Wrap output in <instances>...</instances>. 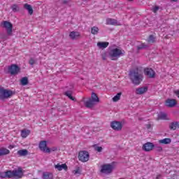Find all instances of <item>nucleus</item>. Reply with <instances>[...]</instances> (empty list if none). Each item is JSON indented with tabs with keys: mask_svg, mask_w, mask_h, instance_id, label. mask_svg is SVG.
Segmentation results:
<instances>
[{
	"mask_svg": "<svg viewBox=\"0 0 179 179\" xmlns=\"http://www.w3.org/2000/svg\"><path fill=\"white\" fill-rule=\"evenodd\" d=\"M125 55V51L120 47L111 46L108 51V57L110 61H118L119 58Z\"/></svg>",
	"mask_w": 179,
	"mask_h": 179,
	"instance_id": "obj_1",
	"label": "nucleus"
},
{
	"mask_svg": "<svg viewBox=\"0 0 179 179\" xmlns=\"http://www.w3.org/2000/svg\"><path fill=\"white\" fill-rule=\"evenodd\" d=\"M99 99L96 93H92L91 99L83 98L81 100V103H84L85 107L87 108H92L95 104V103H99Z\"/></svg>",
	"mask_w": 179,
	"mask_h": 179,
	"instance_id": "obj_2",
	"label": "nucleus"
},
{
	"mask_svg": "<svg viewBox=\"0 0 179 179\" xmlns=\"http://www.w3.org/2000/svg\"><path fill=\"white\" fill-rule=\"evenodd\" d=\"M130 79L134 85H139L142 82V74H139L138 71H131L129 73Z\"/></svg>",
	"mask_w": 179,
	"mask_h": 179,
	"instance_id": "obj_3",
	"label": "nucleus"
},
{
	"mask_svg": "<svg viewBox=\"0 0 179 179\" xmlns=\"http://www.w3.org/2000/svg\"><path fill=\"white\" fill-rule=\"evenodd\" d=\"M114 170V163L103 164L101 166V173L103 174H110Z\"/></svg>",
	"mask_w": 179,
	"mask_h": 179,
	"instance_id": "obj_4",
	"label": "nucleus"
},
{
	"mask_svg": "<svg viewBox=\"0 0 179 179\" xmlns=\"http://www.w3.org/2000/svg\"><path fill=\"white\" fill-rule=\"evenodd\" d=\"M78 160L82 162V163H86V162H89V159H90V155L87 151H80L78 156Z\"/></svg>",
	"mask_w": 179,
	"mask_h": 179,
	"instance_id": "obj_5",
	"label": "nucleus"
},
{
	"mask_svg": "<svg viewBox=\"0 0 179 179\" xmlns=\"http://www.w3.org/2000/svg\"><path fill=\"white\" fill-rule=\"evenodd\" d=\"M1 27L6 29L8 36H12V29H13V24L12 23L8 21H3L1 23Z\"/></svg>",
	"mask_w": 179,
	"mask_h": 179,
	"instance_id": "obj_6",
	"label": "nucleus"
},
{
	"mask_svg": "<svg viewBox=\"0 0 179 179\" xmlns=\"http://www.w3.org/2000/svg\"><path fill=\"white\" fill-rule=\"evenodd\" d=\"M13 92L9 90H5L3 88H0V98L1 99H9L12 96Z\"/></svg>",
	"mask_w": 179,
	"mask_h": 179,
	"instance_id": "obj_7",
	"label": "nucleus"
},
{
	"mask_svg": "<svg viewBox=\"0 0 179 179\" xmlns=\"http://www.w3.org/2000/svg\"><path fill=\"white\" fill-rule=\"evenodd\" d=\"M110 127L114 131H121L122 129V122L120 121H113L110 122Z\"/></svg>",
	"mask_w": 179,
	"mask_h": 179,
	"instance_id": "obj_8",
	"label": "nucleus"
},
{
	"mask_svg": "<svg viewBox=\"0 0 179 179\" xmlns=\"http://www.w3.org/2000/svg\"><path fill=\"white\" fill-rule=\"evenodd\" d=\"M8 72L10 75H17L18 72H20V68L16 64H13L8 66Z\"/></svg>",
	"mask_w": 179,
	"mask_h": 179,
	"instance_id": "obj_9",
	"label": "nucleus"
},
{
	"mask_svg": "<svg viewBox=\"0 0 179 179\" xmlns=\"http://www.w3.org/2000/svg\"><path fill=\"white\" fill-rule=\"evenodd\" d=\"M38 148L41 152L44 153H47V152H50V148L47 146V141H42L39 143Z\"/></svg>",
	"mask_w": 179,
	"mask_h": 179,
	"instance_id": "obj_10",
	"label": "nucleus"
},
{
	"mask_svg": "<svg viewBox=\"0 0 179 179\" xmlns=\"http://www.w3.org/2000/svg\"><path fill=\"white\" fill-rule=\"evenodd\" d=\"M144 73L148 78H153L156 76V72L150 68H145L144 69Z\"/></svg>",
	"mask_w": 179,
	"mask_h": 179,
	"instance_id": "obj_11",
	"label": "nucleus"
},
{
	"mask_svg": "<svg viewBox=\"0 0 179 179\" xmlns=\"http://www.w3.org/2000/svg\"><path fill=\"white\" fill-rule=\"evenodd\" d=\"M54 166L57 171H62V170H64V171H68V165H66V164H61L60 163H58L55 164Z\"/></svg>",
	"mask_w": 179,
	"mask_h": 179,
	"instance_id": "obj_12",
	"label": "nucleus"
},
{
	"mask_svg": "<svg viewBox=\"0 0 179 179\" xmlns=\"http://www.w3.org/2000/svg\"><path fill=\"white\" fill-rule=\"evenodd\" d=\"M106 24H109L111 26H121V22L113 18H107Z\"/></svg>",
	"mask_w": 179,
	"mask_h": 179,
	"instance_id": "obj_13",
	"label": "nucleus"
},
{
	"mask_svg": "<svg viewBox=\"0 0 179 179\" xmlns=\"http://www.w3.org/2000/svg\"><path fill=\"white\" fill-rule=\"evenodd\" d=\"M177 105V101L176 99H169L165 102V106L166 107H169L170 108H173V107H176Z\"/></svg>",
	"mask_w": 179,
	"mask_h": 179,
	"instance_id": "obj_14",
	"label": "nucleus"
},
{
	"mask_svg": "<svg viewBox=\"0 0 179 179\" xmlns=\"http://www.w3.org/2000/svg\"><path fill=\"white\" fill-rule=\"evenodd\" d=\"M153 148H155V145L150 142H148L143 145V150L145 152H150V150H153Z\"/></svg>",
	"mask_w": 179,
	"mask_h": 179,
	"instance_id": "obj_15",
	"label": "nucleus"
},
{
	"mask_svg": "<svg viewBox=\"0 0 179 179\" xmlns=\"http://www.w3.org/2000/svg\"><path fill=\"white\" fill-rule=\"evenodd\" d=\"M13 171L14 177H17V178H22L23 177V170L22 168L19 167L17 169H15Z\"/></svg>",
	"mask_w": 179,
	"mask_h": 179,
	"instance_id": "obj_16",
	"label": "nucleus"
},
{
	"mask_svg": "<svg viewBox=\"0 0 179 179\" xmlns=\"http://www.w3.org/2000/svg\"><path fill=\"white\" fill-rule=\"evenodd\" d=\"M69 37L71 40H78L80 37V33L78 31H71L69 34Z\"/></svg>",
	"mask_w": 179,
	"mask_h": 179,
	"instance_id": "obj_17",
	"label": "nucleus"
},
{
	"mask_svg": "<svg viewBox=\"0 0 179 179\" xmlns=\"http://www.w3.org/2000/svg\"><path fill=\"white\" fill-rule=\"evenodd\" d=\"M178 129H179L178 122H172L169 124V129H171V131H176Z\"/></svg>",
	"mask_w": 179,
	"mask_h": 179,
	"instance_id": "obj_18",
	"label": "nucleus"
},
{
	"mask_svg": "<svg viewBox=\"0 0 179 179\" xmlns=\"http://www.w3.org/2000/svg\"><path fill=\"white\" fill-rule=\"evenodd\" d=\"M42 179H54V174L51 172H43Z\"/></svg>",
	"mask_w": 179,
	"mask_h": 179,
	"instance_id": "obj_19",
	"label": "nucleus"
},
{
	"mask_svg": "<svg viewBox=\"0 0 179 179\" xmlns=\"http://www.w3.org/2000/svg\"><path fill=\"white\" fill-rule=\"evenodd\" d=\"M146 92H148V87H142L136 90V94H143V93H146Z\"/></svg>",
	"mask_w": 179,
	"mask_h": 179,
	"instance_id": "obj_20",
	"label": "nucleus"
},
{
	"mask_svg": "<svg viewBox=\"0 0 179 179\" xmlns=\"http://www.w3.org/2000/svg\"><path fill=\"white\" fill-rule=\"evenodd\" d=\"M108 42H98L97 47L99 48L101 50H104V48H107L109 45Z\"/></svg>",
	"mask_w": 179,
	"mask_h": 179,
	"instance_id": "obj_21",
	"label": "nucleus"
},
{
	"mask_svg": "<svg viewBox=\"0 0 179 179\" xmlns=\"http://www.w3.org/2000/svg\"><path fill=\"white\" fill-rule=\"evenodd\" d=\"M31 132V131H30L29 129H24L21 130V136L24 138H27L30 135Z\"/></svg>",
	"mask_w": 179,
	"mask_h": 179,
	"instance_id": "obj_22",
	"label": "nucleus"
},
{
	"mask_svg": "<svg viewBox=\"0 0 179 179\" xmlns=\"http://www.w3.org/2000/svg\"><path fill=\"white\" fill-rule=\"evenodd\" d=\"M158 142L161 145H169V143H171V138H166L164 139L159 140Z\"/></svg>",
	"mask_w": 179,
	"mask_h": 179,
	"instance_id": "obj_23",
	"label": "nucleus"
},
{
	"mask_svg": "<svg viewBox=\"0 0 179 179\" xmlns=\"http://www.w3.org/2000/svg\"><path fill=\"white\" fill-rule=\"evenodd\" d=\"M65 96H66L67 97H69V99H70V100H72V101H76V99L72 96V94H73V92L72 91H66L64 93Z\"/></svg>",
	"mask_w": 179,
	"mask_h": 179,
	"instance_id": "obj_24",
	"label": "nucleus"
},
{
	"mask_svg": "<svg viewBox=\"0 0 179 179\" xmlns=\"http://www.w3.org/2000/svg\"><path fill=\"white\" fill-rule=\"evenodd\" d=\"M10 151L5 148H0V156H5L6 155H9Z\"/></svg>",
	"mask_w": 179,
	"mask_h": 179,
	"instance_id": "obj_25",
	"label": "nucleus"
},
{
	"mask_svg": "<svg viewBox=\"0 0 179 179\" xmlns=\"http://www.w3.org/2000/svg\"><path fill=\"white\" fill-rule=\"evenodd\" d=\"M24 8L28 11L29 15H33V7L30 4L25 3Z\"/></svg>",
	"mask_w": 179,
	"mask_h": 179,
	"instance_id": "obj_26",
	"label": "nucleus"
},
{
	"mask_svg": "<svg viewBox=\"0 0 179 179\" xmlns=\"http://www.w3.org/2000/svg\"><path fill=\"white\" fill-rule=\"evenodd\" d=\"M17 153L18 156H27L29 151L27 150H20Z\"/></svg>",
	"mask_w": 179,
	"mask_h": 179,
	"instance_id": "obj_27",
	"label": "nucleus"
},
{
	"mask_svg": "<svg viewBox=\"0 0 179 179\" xmlns=\"http://www.w3.org/2000/svg\"><path fill=\"white\" fill-rule=\"evenodd\" d=\"M159 120H169V116L164 113H161L158 115Z\"/></svg>",
	"mask_w": 179,
	"mask_h": 179,
	"instance_id": "obj_28",
	"label": "nucleus"
},
{
	"mask_svg": "<svg viewBox=\"0 0 179 179\" xmlns=\"http://www.w3.org/2000/svg\"><path fill=\"white\" fill-rule=\"evenodd\" d=\"M99 27H92L91 28V33L92 34L96 35V34H99Z\"/></svg>",
	"mask_w": 179,
	"mask_h": 179,
	"instance_id": "obj_29",
	"label": "nucleus"
},
{
	"mask_svg": "<svg viewBox=\"0 0 179 179\" xmlns=\"http://www.w3.org/2000/svg\"><path fill=\"white\" fill-rule=\"evenodd\" d=\"M121 92L117 93L113 98V101L116 103V101H118L121 99Z\"/></svg>",
	"mask_w": 179,
	"mask_h": 179,
	"instance_id": "obj_30",
	"label": "nucleus"
},
{
	"mask_svg": "<svg viewBox=\"0 0 179 179\" xmlns=\"http://www.w3.org/2000/svg\"><path fill=\"white\" fill-rule=\"evenodd\" d=\"M20 82H21V85H22V86H26V85H27L29 83V80L27 79V77H24L21 79Z\"/></svg>",
	"mask_w": 179,
	"mask_h": 179,
	"instance_id": "obj_31",
	"label": "nucleus"
},
{
	"mask_svg": "<svg viewBox=\"0 0 179 179\" xmlns=\"http://www.w3.org/2000/svg\"><path fill=\"white\" fill-rule=\"evenodd\" d=\"M94 149L96 150V152H98L99 153L103 152V147H100L97 145H94Z\"/></svg>",
	"mask_w": 179,
	"mask_h": 179,
	"instance_id": "obj_32",
	"label": "nucleus"
},
{
	"mask_svg": "<svg viewBox=\"0 0 179 179\" xmlns=\"http://www.w3.org/2000/svg\"><path fill=\"white\" fill-rule=\"evenodd\" d=\"M82 171L80 170V168L79 166L76 167L75 170L73 171V174L74 176H76V174H80Z\"/></svg>",
	"mask_w": 179,
	"mask_h": 179,
	"instance_id": "obj_33",
	"label": "nucleus"
},
{
	"mask_svg": "<svg viewBox=\"0 0 179 179\" xmlns=\"http://www.w3.org/2000/svg\"><path fill=\"white\" fill-rule=\"evenodd\" d=\"M7 173V178H12L14 176L13 171H8Z\"/></svg>",
	"mask_w": 179,
	"mask_h": 179,
	"instance_id": "obj_34",
	"label": "nucleus"
},
{
	"mask_svg": "<svg viewBox=\"0 0 179 179\" xmlns=\"http://www.w3.org/2000/svg\"><path fill=\"white\" fill-rule=\"evenodd\" d=\"M11 9L13 12H19V6L16 4L13 5Z\"/></svg>",
	"mask_w": 179,
	"mask_h": 179,
	"instance_id": "obj_35",
	"label": "nucleus"
},
{
	"mask_svg": "<svg viewBox=\"0 0 179 179\" xmlns=\"http://www.w3.org/2000/svg\"><path fill=\"white\" fill-rule=\"evenodd\" d=\"M58 150V148L57 147H52L49 148V152H46V153H51V152H57Z\"/></svg>",
	"mask_w": 179,
	"mask_h": 179,
	"instance_id": "obj_36",
	"label": "nucleus"
},
{
	"mask_svg": "<svg viewBox=\"0 0 179 179\" xmlns=\"http://www.w3.org/2000/svg\"><path fill=\"white\" fill-rule=\"evenodd\" d=\"M159 9H160V7H159L158 6H155L152 8V10L154 13H157V10H159Z\"/></svg>",
	"mask_w": 179,
	"mask_h": 179,
	"instance_id": "obj_37",
	"label": "nucleus"
},
{
	"mask_svg": "<svg viewBox=\"0 0 179 179\" xmlns=\"http://www.w3.org/2000/svg\"><path fill=\"white\" fill-rule=\"evenodd\" d=\"M148 43H155V36L153 35L149 36Z\"/></svg>",
	"mask_w": 179,
	"mask_h": 179,
	"instance_id": "obj_38",
	"label": "nucleus"
},
{
	"mask_svg": "<svg viewBox=\"0 0 179 179\" xmlns=\"http://www.w3.org/2000/svg\"><path fill=\"white\" fill-rule=\"evenodd\" d=\"M6 177H8L6 171L0 173V178H6Z\"/></svg>",
	"mask_w": 179,
	"mask_h": 179,
	"instance_id": "obj_39",
	"label": "nucleus"
},
{
	"mask_svg": "<svg viewBox=\"0 0 179 179\" xmlns=\"http://www.w3.org/2000/svg\"><path fill=\"white\" fill-rule=\"evenodd\" d=\"M146 47V45L144 43H141V45L138 46L137 48L138 50H142Z\"/></svg>",
	"mask_w": 179,
	"mask_h": 179,
	"instance_id": "obj_40",
	"label": "nucleus"
},
{
	"mask_svg": "<svg viewBox=\"0 0 179 179\" xmlns=\"http://www.w3.org/2000/svg\"><path fill=\"white\" fill-rule=\"evenodd\" d=\"M102 59H103V61H106V59H107V53L104 52L102 54Z\"/></svg>",
	"mask_w": 179,
	"mask_h": 179,
	"instance_id": "obj_41",
	"label": "nucleus"
},
{
	"mask_svg": "<svg viewBox=\"0 0 179 179\" xmlns=\"http://www.w3.org/2000/svg\"><path fill=\"white\" fill-rule=\"evenodd\" d=\"M35 62H36V61H34V59L31 58V59H29V64H30L31 66L34 65Z\"/></svg>",
	"mask_w": 179,
	"mask_h": 179,
	"instance_id": "obj_42",
	"label": "nucleus"
},
{
	"mask_svg": "<svg viewBox=\"0 0 179 179\" xmlns=\"http://www.w3.org/2000/svg\"><path fill=\"white\" fill-rule=\"evenodd\" d=\"M174 94L177 96L178 99H179V90L174 91Z\"/></svg>",
	"mask_w": 179,
	"mask_h": 179,
	"instance_id": "obj_43",
	"label": "nucleus"
},
{
	"mask_svg": "<svg viewBox=\"0 0 179 179\" xmlns=\"http://www.w3.org/2000/svg\"><path fill=\"white\" fill-rule=\"evenodd\" d=\"M146 128H147V129H152V124H147Z\"/></svg>",
	"mask_w": 179,
	"mask_h": 179,
	"instance_id": "obj_44",
	"label": "nucleus"
},
{
	"mask_svg": "<svg viewBox=\"0 0 179 179\" xmlns=\"http://www.w3.org/2000/svg\"><path fill=\"white\" fill-rule=\"evenodd\" d=\"M13 148H15V146L12 145L8 146V149H13Z\"/></svg>",
	"mask_w": 179,
	"mask_h": 179,
	"instance_id": "obj_45",
	"label": "nucleus"
},
{
	"mask_svg": "<svg viewBox=\"0 0 179 179\" xmlns=\"http://www.w3.org/2000/svg\"><path fill=\"white\" fill-rule=\"evenodd\" d=\"M171 2H177L178 0H170Z\"/></svg>",
	"mask_w": 179,
	"mask_h": 179,
	"instance_id": "obj_46",
	"label": "nucleus"
},
{
	"mask_svg": "<svg viewBox=\"0 0 179 179\" xmlns=\"http://www.w3.org/2000/svg\"><path fill=\"white\" fill-rule=\"evenodd\" d=\"M159 177H160V176H157V178H159Z\"/></svg>",
	"mask_w": 179,
	"mask_h": 179,
	"instance_id": "obj_47",
	"label": "nucleus"
},
{
	"mask_svg": "<svg viewBox=\"0 0 179 179\" xmlns=\"http://www.w3.org/2000/svg\"><path fill=\"white\" fill-rule=\"evenodd\" d=\"M129 1H134V0H129Z\"/></svg>",
	"mask_w": 179,
	"mask_h": 179,
	"instance_id": "obj_48",
	"label": "nucleus"
}]
</instances>
